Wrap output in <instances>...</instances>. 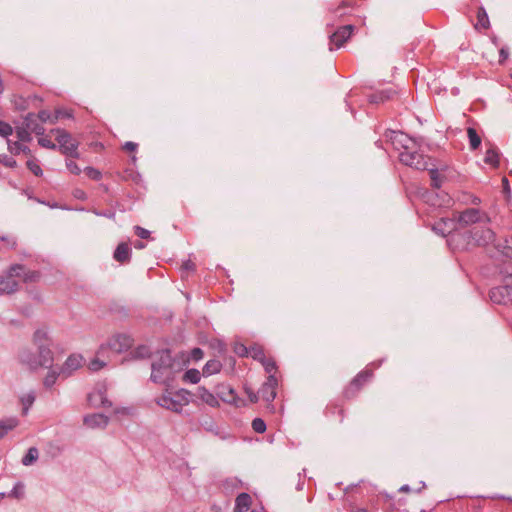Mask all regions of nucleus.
<instances>
[{
    "mask_svg": "<svg viewBox=\"0 0 512 512\" xmlns=\"http://www.w3.org/2000/svg\"><path fill=\"white\" fill-rule=\"evenodd\" d=\"M185 363L172 357L169 350L158 352L152 362L151 380L155 383L169 385L184 369Z\"/></svg>",
    "mask_w": 512,
    "mask_h": 512,
    "instance_id": "nucleus-1",
    "label": "nucleus"
},
{
    "mask_svg": "<svg viewBox=\"0 0 512 512\" xmlns=\"http://www.w3.org/2000/svg\"><path fill=\"white\" fill-rule=\"evenodd\" d=\"M33 343L37 348V357L41 367L50 368L54 360L51 350L52 341L43 329H37L33 334Z\"/></svg>",
    "mask_w": 512,
    "mask_h": 512,
    "instance_id": "nucleus-2",
    "label": "nucleus"
},
{
    "mask_svg": "<svg viewBox=\"0 0 512 512\" xmlns=\"http://www.w3.org/2000/svg\"><path fill=\"white\" fill-rule=\"evenodd\" d=\"M128 351V335L125 333L113 334L106 343L100 345L97 354L100 356H117Z\"/></svg>",
    "mask_w": 512,
    "mask_h": 512,
    "instance_id": "nucleus-3",
    "label": "nucleus"
},
{
    "mask_svg": "<svg viewBox=\"0 0 512 512\" xmlns=\"http://www.w3.org/2000/svg\"><path fill=\"white\" fill-rule=\"evenodd\" d=\"M501 253V263L498 264L499 274L504 280L512 279V236L497 245Z\"/></svg>",
    "mask_w": 512,
    "mask_h": 512,
    "instance_id": "nucleus-4",
    "label": "nucleus"
},
{
    "mask_svg": "<svg viewBox=\"0 0 512 512\" xmlns=\"http://www.w3.org/2000/svg\"><path fill=\"white\" fill-rule=\"evenodd\" d=\"M52 132L56 133V140L59 144V150L66 156L72 158H78L79 154L77 151L78 142H76L71 134L62 129H55Z\"/></svg>",
    "mask_w": 512,
    "mask_h": 512,
    "instance_id": "nucleus-5",
    "label": "nucleus"
},
{
    "mask_svg": "<svg viewBox=\"0 0 512 512\" xmlns=\"http://www.w3.org/2000/svg\"><path fill=\"white\" fill-rule=\"evenodd\" d=\"M278 386V380L276 375H269L267 380L262 384L261 388L258 390V394L260 400H263L267 403V408L274 412V406L272 402L276 397V388Z\"/></svg>",
    "mask_w": 512,
    "mask_h": 512,
    "instance_id": "nucleus-6",
    "label": "nucleus"
},
{
    "mask_svg": "<svg viewBox=\"0 0 512 512\" xmlns=\"http://www.w3.org/2000/svg\"><path fill=\"white\" fill-rule=\"evenodd\" d=\"M504 281V279L502 278ZM507 284L493 288L490 293V299L497 304L512 305V279H506Z\"/></svg>",
    "mask_w": 512,
    "mask_h": 512,
    "instance_id": "nucleus-7",
    "label": "nucleus"
},
{
    "mask_svg": "<svg viewBox=\"0 0 512 512\" xmlns=\"http://www.w3.org/2000/svg\"><path fill=\"white\" fill-rule=\"evenodd\" d=\"M469 238V244L472 243L473 245L477 246H485L494 241L495 234L488 227L481 229L475 228L470 232Z\"/></svg>",
    "mask_w": 512,
    "mask_h": 512,
    "instance_id": "nucleus-8",
    "label": "nucleus"
},
{
    "mask_svg": "<svg viewBox=\"0 0 512 512\" xmlns=\"http://www.w3.org/2000/svg\"><path fill=\"white\" fill-rule=\"evenodd\" d=\"M373 377L372 370L365 369L359 372L350 382L349 387L345 393L347 396H351L358 392L366 383H368Z\"/></svg>",
    "mask_w": 512,
    "mask_h": 512,
    "instance_id": "nucleus-9",
    "label": "nucleus"
},
{
    "mask_svg": "<svg viewBox=\"0 0 512 512\" xmlns=\"http://www.w3.org/2000/svg\"><path fill=\"white\" fill-rule=\"evenodd\" d=\"M87 400L92 407H110L112 405L106 397V387L103 384L97 385L95 389L88 394Z\"/></svg>",
    "mask_w": 512,
    "mask_h": 512,
    "instance_id": "nucleus-10",
    "label": "nucleus"
},
{
    "mask_svg": "<svg viewBox=\"0 0 512 512\" xmlns=\"http://www.w3.org/2000/svg\"><path fill=\"white\" fill-rule=\"evenodd\" d=\"M483 218H488L482 215L478 209L469 208L461 212L457 218V223L460 227H466L482 221Z\"/></svg>",
    "mask_w": 512,
    "mask_h": 512,
    "instance_id": "nucleus-11",
    "label": "nucleus"
},
{
    "mask_svg": "<svg viewBox=\"0 0 512 512\" xmlns=\"http://www.w3.org/2000/svg\"><path fill=\"white\" fill-rule=\"evenodd\" d=\"M354 31L353 25H345L339 27L331 36L330 43L336 49L342 47L344 43L351 37Z\"/></svg>",
    "mask_w": 512,
    "mask_h": 512,
    "instance_id": "nucleus-12",
    "label": "nucleus"
},
{
    "mask_svg": "<svg viewBox=\"0 0 512 512\" xmlns=\"http://www.w3.org/2000/svg\"><path fill=\"white\" fill-rule=\"evenodd\" d=\"M17 357H18L19 362L21 364L27 366L30 371H36L41 367L40 361L38 360V357H37V354L34 353L29 348H22L18 352Z\"/></svg>",
    "mask_w": 512,
    "mask_h": 512,
    "instance_id": "nucleus-13",
    "label": "nucleus"
},
{
    "mask_svg": "<svg viewBox=\"0 0 512 512\" xmlns=\"http://www.w3.org/2000/svg\"><path fill=\"white\" fill-rule=\"evenodd\" d=\"M83 363V357L79 354H72L70 355L64 364L60 367V373H62V376L64 378L69 377L72 375L74 371L79 369L82 366Z\"/></svg>",
    "mask_w": 512,
    "mask_h": 512,
    "instance_id": "nucleus-14",
    "label": "nucleus"
},
{
    "mask_svg": "<svg viewBox=\"0 0 512 512\" xmlns=\"http://www.w3.org/2000/svg\"><path fill=\"white\" fill-rule=\"evenodd\" d=\"M217 395L223 402L234 404L236 406H239V402L241 401L238 398L236 391L227 384H220L217 386Z\"/></svg>",
    "mask_w": 512,
    "mask_h": 512,
    "instance_id": "nucleus-15",
    "label": "nucleus"
},
{
    "mask_svg": "<svg viewBox=\"0 0 512 512\" xmlns=\"http://www.w3.org/2000/svg\"><path fill=\"white\" fill-rule=\"evenodd\" d=\"M400 161L405 165L416 169L426 168V163L424 162L422 155L418 153L402 152L400 154Z\"/></svg>",
    "mask_w": 512,
    "mask_h": 512,
    "instance_id": "nucleus-16",
    "label": "nucleus"
},
{
    "mask_svg": "<svg viewBox=\"0 0 512 512\" xmlns=\"http://www.w3.org/2000/svg\"><path fill=\"white\" fill-rule=\"evenodd\" d=\"M108 422V417L101 413L89 414L83 418L84 425L91 429L105 428Z\"/></svg>",
    "mask_w": 512,
    "mask_h": 512,
    "instance_id": "nucleus-17",
    "label": "nucleus"
},
{
    "mask_svg": "<svg viewBox=\"0 0 512 512\" xmlns=\"http://www.w3.org/2000/svg\"><path fill=\"white\" fill-rule=\"evenodd\" d=\"M19 282L11 279L7 274L0 276V295L13 294L19 290Z\"/></svg>",
    "mask_w": 512,
    "mask_h": 512,
    "instance_id": "nucleus-18",
    "label": "nucleus"
},
{
    "mask_svg": "<svg viewBox=\"0 0 512 512\" xmlns=\"http://www.w3.org/2000/svg\"><path fill=\"white\" fill-rule=\"evenodd\" d=\"M23 124L29 129L30 132H33L36 135H43L45 132V129L41 125L35 113H28L24 117Z\"/></svg>",
    "mask_w": 512,
    "mask_h": 512,
    "instance_id": "nucleus-19",
    "label": "nucleus"
},
{
    "mask_svg": "<svg viewBox=\"0 0 512 512\" xmlns=\"http://www.w3.org/2000/svg\"><path fill=\"white\" fill-rule=\"evenodd\" d=\"M197 396L203 403L209 405L210 407H218L219 406L218 395H214L212 392H210L204 386L198 387Z\"/></svg>",
    "mask_w": 512,
    "mask_h": 512,
    "instance_id": "nucleus-20",
    "label": "nucleus"
},
{
    "mask_svg": "<svg viewBox=\"0 0 512 512\" xmlns=\"http://www.w3.org/2000/svg\"><path fill=\"white\" fill-rule=\"evenodd\" d=\"M251 504V496L246 492L240 493L235 500L234 512H246Z\"/></svg>",
    "mask_w": 512,
    "mask_h": 512,
    "instance_id": "nucleus-21",
    "label": "nucleus"
},
{
    "mask_svg": "<svg viewBox=\"0 0 512 512\" xmlns=\"http://www.w3.org/2000/svg\"><path fill=\"white\" fill-rule=\"evenodd\" d=\"M395 94L396 91L393 89L377 91L369 96V102L375 104L384 103L392 99Z\"/></svg>",
    "mask_w": 512,
    "mask_h": 512,
    "instance_id": "nucleus-22",
    "label": "nucleus"
},
{
    "mask_svg": "<svg viewBox=\"0 0 512 512\" xmlns=\"http://www.w3.org/2000/svg\"><path fill=\"white\" fill-rule=\"evenodd\" d=\"M477 31L488 30L490 28V20L486 10L480 7L477 11V21L474 24Z\"/></svg>",
    "mask_w": 512,
    "mask_h": 512,
    "instance_id": "nucleus-23",
    "label": "nucleus"
},
{
    "mask_svg": "<svg viewBox=\"0 0 512 512\" xmlns=\"http://www.w3.org/2000/svg\"><path fill=\"white\" fill-rule=\"evenodd\" d=\"M19 425V420L16 417H9L0 421V440L14 428Z\"/></svg>",
    "mask_w": 512,
    "mask_h": 512,
    "instance_id": "nucleus-24",
    "label": "nucleus"
},
{
    "mask_svg": "<svg viewBox=\"0 0 512 512\" xmlns=\"http://www.w3.org/2000/svg\"><path fill=\"white\" fill-rule=\"evenodd\" d=\"M222 369V363L217 359L209 360L203 367V375L208 377L219 373Z\"/></svg>",
    "mask_w": 512,
    "mask_h": 512,
    "instance_id": "nucleus-25",
    "label": "nucleus"
},
{
    "mask_svg": "<svg viewBox=\"0 0 512 512\" xmlns=\"http://www.w3.org/2000/svg\"><path fill=\"white\" fill-rule=\"evenodd\" d=\"M484 162L493 168H497L499 166L500 155L496 148L491 147V148L487 149L485 156H484Z\"/></svg>",
    "mask_w": 512,
    "mask_h": 512,
    "instance_id": "nucleus-26",
    "label": "nucleus"
},
{
    "mask_svg": "<svg viewBox=\"0 0 512 512\" xmlns=\"http://www.w3.org/2000/svg\"><path fill=\"white\" fill-rule=\"evenodd\" d=\"M453 228H454V223L450 219H441L439 222H437L433 226V230H435L437 233L441 234L442 236H445L446 234L450 233Z\"/></svg>",
    "mask_w": 512,
    "mask_h": 512,
    "instance_id": "nucleus-27",
    "label": "nucleus"
},
{
    "mask_svg": "<svg viewBox=\"0 0 512 512\" xmlns=\"http://www.w3.org/2000/svg\"><path fill=\"white\" fill-rule=\"evenodd\" d=\"M113 258L120 263L128 261V242H121L114 251Z\"/></svg>",
    "mask_w": 512,
    "mask_h": 512,
    "instance_id": "nucleus-28",
    "label": "nucleus"
},
{
    "mask_svg": "<svg viewBox=\"0 0 512 512\" xmlns=\"http://www.w3.org/2000/svg\"><path fill=\"white\" fill-rule=\"evenodd\" d=\"M467 137L469 140V146L471 150H477L481 145V137L477 130L473 127L467 128Z\"/></svg>",
    "mask_w": 512,
    "mask_h": 512,
    "instance_id": "nucleus-29",
    "label": "nucleus"
},
{
    "mask_svg": "<svg viewBox=\"0 0 512 512\" xmlns=\"http://www.w3.org/2000/svg\"><path fill=\"white\" fill-rule=\"evenodd\" d=\"M39 458V450L36 447H30L27 453L23 456L21 463L24 466L33 465Z\"/></svg>",
    "mask_w": 512,
    "mask_h": 512,
    "instance_id": "nucleus-30",
    "label": "nucleus"
},
{
    "mask_svg": "<svg viewBox=\"0 0 512 512\" xmlns=\"http://www.w3.org/2000/svg\"><path fill=\"white\" fill-rule=\"evenodd\" d=\"M7 144H8V150L12 154H15V155H18L20 153H24L27 155L30 154V149L27 146L20 143L19 141L12 142L10 140H7Z\"/></svg>",
    "mask_w": 512,
    "mask_h": 512,
    "instance_id": "nucleus-31",
    "label": "nucleus"
},
{
    "mask_svg": "<svg viewBox=\"0 0 512 512\" xmlns=\"http://www.w3.org/2000/svg\"><path fill=\"white\" fill-rule=\"evenodd\" d=\"M35 393L33 391H30L26 394H24L21 398H20V401H21V404L23 406L22 408V414L23 415H26L30 409V407L33 405L34 401H35Z\"/></svg>",
    "mask_w": 512,
    "mask_h": 512,
    "instance_id": "nucleus-32",
    "label": "nucleus"
},
{
    "mask_svg": "<svg viewBox=\"0 0 512 512\" xmlns=\"http://www.w3.org/2000/svg\"><path fill=\"white\" fill-rule=\"evenodd\" d=\"M247 355L259 362H262L266 358L264 349L258 345H253V346L249 347L247 349Z\"/></svg>",
    "mask_w": 512,
    "mask_h": 512,
    "instance_id": "nucleus-33",
    "label": "nucleus"
},
{
    "mask_svg": "<svg viewBox=\"0 0 512 512\" xmlns=\"http://www.w3.org/2000/svg\"><path fill=\"white\" fill-rule=\"evenodd\" d=\"M60 375H62V373H60V368L56 370L50 367V370L44 378L43 385L48 389L51 388L56 383L57 378Z\"/></svg>",
    "mask_w": 512,
    "mask_h": 512,
    "instance_id": "nucleus-34",
    "label": "nucleus"
},
{
    "mask_svg": "<svg viewBox=\"0 0 512 512\" xmlns=\"http://www.w3.org/2000/svg\"><path fill=\"white\" fill-rule=\"evenodd\" d=\"M182 379L184 382L197 384L201 379V373L198 369H189L183 374Z\"/></svg>",
    "mask_w": 512,
    "mask_h": 512,
    "instance_id": "nucleus-35",
    "label": "nucleus"
},
{
    "mask_svg": "<svg viewBox=\"0 0 512 512\" xmlns=\"http://www.w3.org/2000/svg\"><path fill=\"white\" fill-rule=\"evenodd\" d=\"M161 405L173 411H180L182 407V404L179 401H176L172 397L168 396L162 397Z\"/></svg>",
    "mask_w": 512,
    "mask_h": 512,
    "instance_id": "nucleus-36",
    "label": "nucleus"
},
{
    "mask_svg": "<svg viewBox=\"0 0 512 512\" xmlns=\"http://www.w3.org/2000/svg\"><path fill=\"white\" fill-rule=\"evenodd\" d=\"M25 485L23 482H17L13 489L7 494V497L15 498V499H22L25 494Z\"/></svg>",
    "mask_w": 512,
    "mask_h": 512,
    "instance_id": "nucleus-37",
    "label": "nucleus"
},
{
    "mask_svg": "<svg viewBox=\"0 0 512 512\" xmlns=\"http://www.w3.org/2000/svg\"><path fill=\"white\" fill-rule=\"evenodd\" d=\"M30 133L31 132L24 124L21 127L16 128L17 138L21 142H30L32 140Z\"/></svg>",
    "mask_w": 512,
    "mask_h": 512,
    "instance_id": "nucleus-38",
    "label": "nucleus"
},
{
    "mask_svg": "<svg viewBox=\"0 0 512 512\" xmlns=\"http://www.w3.org/2000/svg\"><path fill=\"white\" fill-rule=\"evenodd\" d=\"M24 272V265L22 264H13L11 265L6 274L11 277V279H14L15 277L22 278Z\"/></svg>",
    "mask_w": 512,
    "mask_h": 512,
    "instance_id": "nucleus-39",
    "label": "nucleus"
},
{
    "mask_svg": "<svg viewBox=\"0 0 512 512\" xmlns=\"http://www.w3.org/2000/svg\"><path fill=\"white\" fill-rule=\"evenodd\" d=\"M104 357L105 356H100L96 353V357L92 359L88 365L89 370L96 372L102 369L104 366H106V362L101 359Z\"/></svg>",
    "mask_w": 512,
    "mask_h": 512,
    "instance_id": "nucleus-40",
    "label": "nucleus"
},
{
    "mask_svg": "<svg viewBox=\"0 0 512 512\" xmlns=\"http://www.w3.org/2000/svg\"><path fill=\"white\" fill-rule=\"evenodd\" d=\"M40 278V273L37 271H31L24 268L22 280L24 283H34Z\"/></svg>",
    "mask_w": 512,
    "mask_h": 512,
    "instance_id": "nucleus-41",
    "label": "nucleus"
},
{
    "mask_svg": "<svg viewBox=\"0 0 512 512\" xmlns=\"http://www.w3.org/2000/svg\"><path fill=\"white\" fill-rule=\"evenodd\" d=\"M265 371L269 374V375H275L276 372H277V366H276V363L275 361L272 359V358H265V360H263L262 362H260Z\"/></svg>",
    "mask_w": 512,
    "mask_h": 512,
    "instance_id": "nucleus-42",
    "label": "nucleus"
},
{
    "mask_svg": "<svg viewBox=\"0 0 512 512\" xmlns=\"http://www.w3.org/2000/svg\"><path fill=\"white\" fill-rule=\"evenodd\" d=\"M429 175L431 179V185L434 188L439 189L442 185V178L439 171L437 169H430Z\"/></svg>",
    "mask_w": 512,
    "mask_h": 512,
    "instance_id": "nucleus-43",
    "label": "nucleus"
},
{
    "mask_svg": "<svg viewBox=\"0 0 512 512\" xmlns=\"http://www.w3.org/2000/svg\"><path fill=\"white\" fill-rule=\"evenodd\" d=\"M266 423L262 418H255L252 421V429L259 434H262L266 431Z\"/></svg>",
    "mask_w": 512,
    "mask_h": 512,
    "instance_id": "nucleus-44",
    "label": "nucleus"
},
{
    "mask_svg": "<svg viewBox=\"0 0 512 512\" xmlns=\"http://www.w3.org/2000/svg\"><path fill=\"white\" fill-rule=\"evenodd\" d=\"M134 232L140 239L148 240V241L153 240V238L151 237V232L145 228H142L140 226H135Z\"/></svg>",
    "mask_w": 512,
    "mask_h": 512,
    "instance_id": "nucleus-45",
    "label": "nucleus"
},
{
    "mask_svg": "<svg viewBox=\"0 0 512 512\" xmlns=\"http://www.w3.org/2000/svg\"><path fill=\"white\" fill-rule=\"evenodd\" d=\"M346 8L352 9L353 5L350 2H342L337 8L332 10V13L335 17H342L346 12L344 11Z\"/></svg>",
    "mask_w": 512,
    "mask_h": 512,
    "instance_id": "nucleus-46",
    "label": "nucleus"
},
{
    "mask_svg": "<svg viewBox=\"0 0 512 512\" xmlns=\"http://www.w3.org/2000/svg\"><path fill=\"white\" fill-rule=\"evenodd\" d=\"M244 391L251 403H257L260 400L258 392H255L250 386L245 385Z\"/></svg>",
    "mask_w": 512,
    "mask_h": 512,
    "instance_id": "nucleus-47",
    "label": "nucleus"
},
{
    "mask_svg": "<svg viewBox=\"0 0 512 512\" xmlns=\"http://www.w3.org/2000/svg\"><path fill=\"white\" fill-rule=\"evenodd\" d=\"M0 162L4 166L9 167V168H14L17 165L16 160L13 157L6 155V154L0 155Z\"/></svg>",
    "mask_w": 512,
    "mask_h": 512,
    "instance_id": "nucleus-48",
    "label": "nucleus"
},
{
    "mask_svg": "<svg viewBox=\"0 0 512 512\" xmlns=\"http://www.w3.org/2000/svg\"><path fill=\"white\" fill-rule=\"evenodd\" d=\"M27 168L35 175V176H41L42 175V169L41 167L33 160H28Z\"/></svg>",
    "mask_w": 512,
    "mask_h": 512,
    "instance_id": "nucleus-49",
    "label": "nucleus"
},
{
    "mask_svg": "<svg viewBox=\"0 0 512 512\" xmlns=\"http://www.w3.org/2000/svg\"><path fill=\"white\" fill-rule=\"evenodd\" d=\"M13 133V128L8 123L0 120V136L7 138Z\"/></svg>",
    "mask_w": 512,
    "mask_h": 512,
    "instance_id": "nucleus-50",
    "label": "nucleus"
},
{
    "mask_svg": "<svg viewBox=\"0 0 512 512\" xmlns=\"http://www.w3.org/2000/svg\"><path fill=\"white\" fill-rule=\"evenodd\" d=\"M36 116L42 123L47 121H50L51 123L55 122V116L52 118L51 113L47 110L40 111Z\"/></svg>",
    "mask_w": 512,
    "mask_h": 512,
    "instance_id": "nucleus-51",
    "label": "nucleus"
},
{
    "mask_svg": "<svg viewBox=\"0 0 512 512\" xmlns=\"http://www.w3.org/2000/svg\"><path fill=\"white\" fill-rule=\"evenodd\" d=\"M85 174L93 180H99L101 178V172L93 167H87Z\"/></svg>",
    "mask_w": 512,
    "mask_h": 512,
    "instance_id": "nucleus-52",
    "label": "nucleus"
},
{
    "mask_svg": "<svg viewBox=\"0 0 512 512\" xmlns=\"http://www.w3.org/2000/svg\"><path fill=\"white\" fill-rule=\"evenodd\" d=\"M181 268H182L183 272L193 273L196 270V265L192 260L188 259L182 263Z\"/></svg>",
    "mask_w": 512,
    "mask_h": 512,
    "instance_id": "nucleus-53",
    "label": "nucleus"
},
{
    "mask_svg": "<svg viewBox=\"0 0 512 512\" xmlns=\"http://www.w3.org/2000/svg\"><path fill=\"white\" fill-rule=\"evenodd\" d=\"M38 144L41 146V147H44V148H48V149H56L57 146L56 144H54L50 139L48 138H45V137H41L38 139Z\"/></svg>",
    "mask_w": 512,
    "mask_h": 512,
    "instance_id": "nucleus-54",
    "label": "nucleus"
},
{
    "mask_svg": "<svg viewBox=\"0 0 512 512\" xmlns=\"http://www.w3.org/2000/svg\"><path fill=\"white\" fill-rule=\"evenodd\" d=\"M66 166H67V169L75 175H78L81 172V169L74 161H67Z\"/></svg>",
    "mask_w": 512,
    "mask_h": 512,
    "instance_id": "nucleus-55",
    "label": "nucleus"
},
{
    "mask_svg": "<svg viewBox=\"0 0 512 512\" xmlns=\"http://www.w3.org/2000/svg\"><path fill=\"white\" fill-rule=\"evenodd\" d=\"M191 355L194 360H200L203 357V351L200 348H194Z\"/></svg>",
    "mask_w": 512,
    "mask_h": 512,
    "instance_id": "nucleus-56",
    "label": "nucleus"
},
{
    "mask_svg": "<svg viewBox=\"0 0 512 512\" xmlns=\"http://www.w3.org/2000/svg\"><path fill=\"white\" fill-rule=\"evenodd\" d=\"M508 58V51L505 50L504 48H501L500 49V57H499V62L500 63H503L504 61H506Z\"/></svg>",
    "mask_w": 512,
    "mask_h": 512,
    "instance_id": "nucleus-57",
    "label": "nucleus"
},
{
    "mask_svg": "<svg viewBox=\"0 0 512 512\" xmlns=\"http://www.w3.org/2000/svg\"><path fill=\"white\" fill-rule=\"evenodd\" d=\"M71 115L68 112H62L61 110L56 111L55 121L60 117H70Z\"/></svg>",
    "mask_w": 512,
    "mask_h": 512,
    "instance_id": "nucleus-58",
    "label": "nucleus"
},
{
    "mask_svg": "<svg viewBox=\"0 0 512 512\" xmlns=\"http://www.w3.org/2000/svg\"><path fill=\"white\" fill-rule=\"evenodd\" d=\"M110 309H111V311H113V312H117V313H119V312H121L122 307H120L119 305H117V303H116V302H113V303H111Z\"/></svg>",
    "mask_w": 512,
    "mask_h": 512,
    "instance_id": "nucleus-59",
    "label": "nucleus"
},
{
    "mask_svg": "<svg viewBox=\"0 0 512 512\" xmlns=\"http://www.w3.org/2000/svg\"><path fill=\"white\" fill-rule=\"evenodd\" d=\"M128 413V409L126 407H122V408H117L115 409V414L116 415H119V414H127Z\"/></svg>",
    "mask_w": 512,
    "mask_h": 512,
    "instance_id": "nucleus-60",
    "label": "nucleus"
},
{
    "mask_svg": "<svg viewBox=\"0 0 512 512\" xmlns=\"http://www.w3.org/2000/svg\"><path fill=\"white\" fill-rule=\"evenodd\" d=\"M145 246L146 245L143 244L141 241H137L134 243V248H136V249H143V248H145Z\"/></svg>",
    "mask_w": 512,
    "mask_h": 512,
    "instance_id": "nucleus-61",
    "label": "nucleus"
},
{
    "mask_svg": "<svg viewBox=\"0 0 512 512\" xmlns=\"http://www.w3.org/2000/svg\"><path fill=\"white\" fill-rule=\"evenodd\" d=\"M97 215H103L105 217L111 218V217L115 216V213H112V212L108 211V212H105V213H102V214L97 213Z\"/></svg>",
    "mask_w": 512,
    "mask_h": 512,
    "instance_id": "nucleus-62",
    "label": "nucleus"
},
{
    "mask_svg": "<svg viewBox=\"0 0 512 512\" xmlns=\"http://www.w3.org/2000/svg\"><path fill=\"white\" fill-rule=\"evenodd\" d=\"M74 195H75V197H77V198H82L83 192H82V191H80V190H76V192H75V194H74Z\"/></svg>",
    "mask_w": 512,
    "mask_h": 512,
    "instance_id": "nucleus-63",
    "label": "nucleus"
},
{
    "mask_svg": "<svg viewBox=\"0 0 512 512\" xmlns=\"http://www.w3.org/2000/svg\"><path fill=\"white\" fill-rule=\"evenodd\" d=\"M129 147H130V153H132L136 148V144L133 142H130Z\"/></svg>",
    "mask_w": 512,
    "mask_h": 512,
    "instance_id": "nucleus-64",
    "label": "nucleus"
}]
</instances>
